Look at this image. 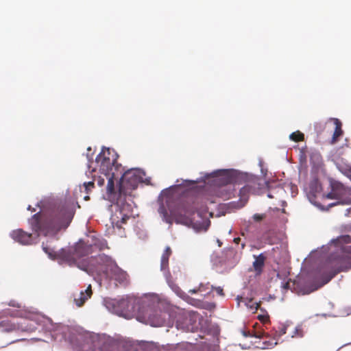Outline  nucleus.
<instances>
[{"label": "nucleus", "mask_w": 351, "mask_h": 351, "mask_svg": "<svg viewBox=\"0 0 351 351\" xmlns=\"http://www.w3.org/2000/svg\"><path fill=\"white\" fill-rule=\"evenodd\" d=\"M75 213L73 202H64L50 206L43 212L34 214L29 224L34 234L23 229L11 232L10 237L21 245H33L38 242L40 234L44 236H55L62 230H66L71 224Z\"/></svg>", "instance_id": "f257e3e1"}, {"label": "nucleus", "mask_w": 351, "mask_h": 351, "mask_svg": "<svg viewBox=\"0 0 351 351\" xmlns=\"http://www.w3.org/2000/svg\"><path fill=\"white\" fill-rule=\"evenodd\" d=\"M207 212V206L202 197L189 196L183 199L177 207L170 210V215L164 207L160 208L163 220L172 224L174 221L177 223L189 225L193 221V215L197 213L200 217Z\"/></svg>", "instance_id": "f03ea898"}, {"label": "nucleus", "mask_w": 351, "mask_h": 351, "mask_svg": "<svg viewBox=\"0 0 351 351\" xmlns=\"http://www.w3.org/2000/svg\"><path fill=\"white\" fill-rule=\"evenodd\" d=\"M78 268L89 275L104 276L106 278L114 279L120 284L127 282L128 274L121 269L111 257L104 254L98 255L96 259L80 263Z\"/></svg>", "instance_id": "7ed1b4c3"}, {"label": "nucleus", "mask_w": 351, "mask_h": 351, "mask_svg": "<svg viewBox=\"0 0 351 351\" xmlns=\"http://www.w3.org/2000/svg\"><path fill=\"white\" fill-rule=\"evenodd\" d=\"M351 237L341 235L331 241V245L336 248L335 252L331 254L325 263V268L329 271L326 282L330 281L341 271L351 269Z\"/></svg>", "instance_id": "20e7f679"}, {"label": "nucleus", "mask_w": 351, "mask_h": 351, "mask_svg": "<svg viewBox=\"0 0 351 351\" xmlns=\"http://www.w3.org/2000/svg\"><path fill=\"white\" fill-rule=\"evenodd\" d=\"M93 252V250H92L91 245L80 241L73 246L69 247L66 249H62L58 252V257L69 265H76L78 267V265L80 263L91 259H96L97 258V256L91 257L78 262V260L81 257L85 256Z\"/></svg>", "instance_id": "39448f33"}, {"label": "nucleus", "mask_w": 351, "mask_h": 351, "mask_svg": "<svg viewBox=\"0 0 351 351\" xmlns=\"http://www.w3.org/2000/svg\"><path fill=\"white\" fill-rule=\"evenodd\" d=\"M117 155L114 150L110 148L103 149L95 160L99 167V172L108 173L115 172L116 176H118V171L122 167L117 163Z\"/></svg>", "instance_id": "423d86ee"}, {"label": "nucleus", "mask_w": 351, "mask_h": 351, "mask_svg": "<svg viewBox=\"0 0 351 351\" xmlns=\"http://www.w3.org/2000/svg\"><path fill=\"white\" fill-rule=\"evenodd\" d=\"M101 175L95 179L99 186H106V198L112 204H117L120 200V193H117L115 180H117L116 173L100 172Z\"/></svg>", "instance_id": "0eeeda50"}, {"label": "nucleus", "mask_w": 351, "mask_h": 351, "mask_svg": "<svg viewBox=\"0 0 351 351\" xmlns=\"http://www.w3.org/2000/svg\"><path fill=\"white\" fill-rule=\"evenodd\" d=\"M142 178L136 169H131L124 172L119 180L117 193H120V199L125 196L131 191L137 188L141 182Z\"/></svg>", "instance_id": "6e6552de"}, {"label": "nucleus", "mask_w": 351, "mask_h": 351, "mask_svg": "<svg viewBox=\"0 0 351 351\" xmlns=\"http://www.w3.org/2000/svg\"><path fill=\"white\" fill-rule=\"evenodd\" d=\"M167 313L152 308H146L145 313L139 314L137 319L152 326L160 327L165 324Z\"/></svg>", "instance_id": "1a4fd4ad"}, {"label": "nucleus", "mask_w": 351, "mask_h": 351, "mask_svg": "<svg viewBox=\"0 0 351 351\" xmlns=\"http://www.w3.org/2000/svg\"><path fill=\"white\" fill-rule=\"evenodd\" d=\"M220 181L222 185L219 188V195L225 199H230L234 197L235 189L234 186L232 184L234 178L229 175L226 171H221L219 173Z\"/></svg>", "instance_id": "9d476101"}, {"label": "nucleus", "mask_w": 351, "mask_h": 351, "mask_svg": "<svg viewBox=\"0 0 351 351\" xmlns=\"http://www.w3.org/2000/svg\"><path fill=\"white\" fill-rule=\"evenodd\" d=\"M331 188V191L326 195L328 199H341L351 195V188L344 186L339 182H332Z\"/></svg>", "instance_id": "9b49d317"}, {"label": "nucleus", "mask_w": 351, "mask_h": 351, "mask_svg": "<svg viewBox=\"0 0 351 351\" xmlns=\"http://www.w3.org/2000/svg\"><path fill=\"white\" fill-rule=\"evenodd\" d=\"M19 330L25 331L26 329L21 327L19 324L12 322L8 319L0 322L1 333H10Z\"/></svg>", "instance_id": "f8f14e48"}, {"label": "nucleus", "mask_w": 351, "mask_h": 351, "mask_svg": "<svg viewBox=\"0 0 351 351\" xmlns=\"http://www.w3.org/2000/svg\"><path fill=\"white\" fill-rule=\"evenodd\" d=\"M92 294L91 285H89L84 291H82L80 292L79 298H75L74 301L76 305L79 307L82 306L84 302L91 297Z\"/></svg>", "instance_id": "ddd939ff"}, {"label": "nucleus", "mask_w": 351, "mask_h": 351, "mask_svg": "<svg viewBox=\"0 0 351 351\" xmlns=\"http://www.w3.org/2000/svg\"><path fill=\"white\" fill-rule=\"evenodd\" d=\"M255 261L253 262V267L256 275H260L263 272L265 265V257L263 254L258 256L254 255Z\"/></svg>", "instance_id": "4468645a"}, {"label": "nucleus", "mask_w": 351, "mask_h": 351, "mask_svg": "<svg viewBox=\"0 0 351 351\" xmlns=\"http://www.w3.org/2000/svg\"><path fill=\"white\" fill-rule=\"evenodd\" d=\"M171 247H166L164 252L162 254L160 260V269L162 271H167L169 269V259L171 254Z\"/></svg>", "instance_id": "2eb2a0df"}, {"label": "nucleus", "mask_w": 351, "mask_h": 351, "mask_svg": "<svg viewBox=\"0 0 351 351\" xmlns=\"http://www.w3.org/2000/svg\"><path fill=\"white\" fill-rule=\"evenodd\" d=\"M335 129L332 135V143H335L337 138L343 134L341 129L342 123L338 119H333Z\"/></svg>", "instance_id": "dca6fc26"}, {"label": "nucleus", "mask_w": 351, "mask_h": 351, "mask_svg": "<svg viewBox=\"0 0 351 351\" xmlns=\"http://www.w3.org/2000/svg\"><path fill=\"white\" fill-rule=\"evenodd\" d=\"M90 245H92V250H93V248L98 249L99 250H102L107 247V242L104 239H97L95 241L93 242L92 243H90Z\"/></svg>", "instance_id": "f3484780"}, {"label": "nucleus", "mask_w": 351, "mask_h": 351, "mask_svg": "<svg viewBox=\"0 0 351 351\" xmlns=\"http://www.w3.org/2000/svg\"><path fill=\"white\" fill-rule=\"evenodd\" d=\"M42 248H43V250L47 254H48V256L50 257V258H55L56 256H58V253L57 254L52 247H51L47 243H43L42 244Z\"/></svg>", "instance_id": "a211bd4d"}, {"label": "nucleus", "mask_w": 351, "mask_h": 351, "mask_svg": "<svg viewBox=\"0 0 351 351\" xmlns=\"http://www.w3.org/2000/svg\"><path fill=\"white\" fill-rule=\"evenodd\" d=\"M253 184L254 185L258 186V187L262 186V185H263V184L265 185L268 188V189L269 191L268 192V193H267V197L269 198H274V195H273L272 192L270 191L271 186H269V183L267 182L261 180L260 179H257V180H254L253 182Z\"/></svg>", "instance_id": "6ab92c4d"}, {"label": "nucleus", "mask_w": 351, "mask_h": 351, "mask_svg": "<svg viewBox=\"0 0 351 351\" xmlns=\"http://www.w3.org/2000/svg\"><path fill=\"white\" fill-rule=\"evenodd\" d=\"M289 138L291 141L295 142L302 141L304 139V135L303 133L300 131H296L291 133L289 136Z\"/></svg>", "instance_id": "aec40b11"}, {"label": "nucleus", "mask_w": 351, "mask_h": 351, "mask_svg": "<svg viewBox=\"0 0 351 351\" xmlns=\"http://www.w3.org/2000/svg\"><path fill=\"white\" fill-rule=\"evenodd\" d=\"M131 302H132V300L130 298H123L119 301V304L121 306L125 307L127 311H130V305Z\"/></svg>", "instance_id": "412c9836"}, {"label": "nucleus", "mask_w": 351, "mask_h": 351, "mask_svg": "<svg viewBox=\"0 0 351 351\" xmlns=\"http://www.w3.org/2000/svg\"><path fill=\"white\" fill-rule=\"evenodd\" d=\"M286 330H287V326H281L280 327H279V330L276 331L274 335L276 337H280L286 333Z\"/></svg>", "instance_id": "4be33fe9"}, {"label": "nucleus", "mask_w": 351, "mask_h": 351, "mask_svg": "<svg viewBox=\"0 0 351 351\" xmlns=\"http://www.w3.org/2000/svg\"><path fill=\"white\" fill-rule=\"evenodd\" d=\"M94 185H95V182L93 181L84 182L83 184L85 191L86 193H88L92 189H93Z\"/></svg>", "instance_id": "5701e85b"}, {"label": "nucleus", "mask_w": 351, "mask_h": 351, "mask_svg": "<svg viewBox=\"0 0 351 351\" xmlns=\"http://www.w3.org/2000/svg\"><path fill=\"white\" fill-rule=\"evenodd\" d=\"M7 304L8 306L15 307L17 308H20L22 306L21 303H19V302H17L16 300H10L9 302L7 303Z\"/></svg>", "instance_id": "b1692460"}, {"label": "nucleus", "mask_w": 351, "mask_h": 351, "mask_svg": "<svg viewBox=\"0 0 351 351\" xmlns=\"http://www.w3.org/2000/svg\"><path fill=\"white\" fill-rule=\"evenodd\" d=\"M266 215L265 214H258L256 213L253 215V219L255 221H261L265 218Z\"/></svg>", "instance_id": "393cba45"}, {"label": "nucleus", "mask_w": 351, "mask_h": 351, "mask_svg": "<svg viewBox=\"0 0 351 351\" xmlns=\"http://www.w3.org/2000/svg\"><path fill=\"white\" fill-rule=\"evenodd\" d=\"M250 304L249 305V307L250 308H251L252 310H257L260 306V303H258V302H254L252 300H250L249 302Z\"/></svg>", "instance_id": "a878e982"}, {"label": "nucleus", "mask_w": 351, "mask_h": 351, "mask_svg": "<svg viewBox=\"0 0 351 351\" xmlns=\"http://www.w3.org/2000/svg\"><path fill=\"white\" fill-rule=\"evenodd\" d=\"M210 289L212 290L215 289L218 295H224L223 289L221 287H214L213 285H211L210 286Z\"/></svg>", "instance_id": "bb28decb"}, {"label": "nucleus", "mask_w": 351, "mask_h": 351, "mask_svg": "<svg viewBox=\"0 0 351 351\" xmlns=\"http://www.w3.org/2000/svg\"><path fill=\"white\" fill-rule=\"evenodd\" d=\"M251 190V186L247 184L241 189L240 193H250Z\"/></svg>", "instance_id": "cd10ccee"}, {"label": "nucleus", "mask_w": 351, "mask_h": 351, "mask_svg": "<svg viewBox=\"0 0 351 351\" xmlns=\"http://www.w3.org/2000/svg\"><path fill=\"white\" fill-rule=\"evenodd\" d=\"M202 287H203L202 285H199V287H197V288H195V289H189V293H192V294L199 293V290H202Z\"/></svg>", "instance_id": "c85d7f7f"}, {"label": "nucleus", "mask_w": 351, "mask_h": 351, "mask_svg": "<svg viewBox=\"0 0 351 351\" xmlns=\"http://www.w3.org/2000/svg\"><path fill=\"white\" fill-rule=\"evenodd\" d=\"M199 285L203 286V287L202 288V289L203 290H199V292H206L208 289H210L209 283H207L206 285L200 284Z\"/></svg>", "instance_id": "c756f323"}, {"label": "nucleus", "mask_w": 351, "mask_h": 351, "mask_svg": "<svg viewBox=\"0 0 351 351\" xmlns=\"http://www.w3.org/2000/svg\"><path fill=\"white\" fill-rule=\"evenodd\" d=\"M311 188H314V187H315V191H317V189H318L319 186H318V182H317V180H313V181H312V182H311Z\"/></svg>", "instance_id": "7c9ffc66"}, {"label": "nucleus", "mask_w": 351, "mask_h": 351, "mask_svg": "<svg viewBox=\"0 0 351 351\" xmlns=\"http://www.w3.org/2000/svg\"><path fill=\"white\" fill-rule=\"evenodd\" d=\"M258 318L260 321L265 322L268 320L269 317L267 315H258Z\"/></svg>", "instance_id": "2f4dec72"}, {"label": "nucleus", "mask_w": 351, "mask_h": 351, "mask_svg": "<svg viewBox=\"0 0 351 351\" xmlns=\"http://www.w3.org/2000/svg\"><path fill=\"white\" fill-rule=\"evenodd\" d=\"M276 189L277 190V192H278V193H279V192H280V193L284 192V189H283V188H282V187H281V186H278L276 188Z\"/></svg>", "instance_id": "473e14b6"}, {"label": "nucleus", "mask_w": 351, "mask_h": 351, "mask_svg": "<svg viewBox=\"0 0 351 351\" xmlns=\"http://www.w3.org/2000/svg\"><path fill=\"white\" fill-rule=\"evenodd\" d=\"M282 287L285 289H288L289 288V282H287L284 283L283 285H282Z\"/></svg>", "instance_id": "72a5a7b5"}, {"label": "nucleus", "mask_w": 351, "mask_h": 351, "mask_svg": "<svg viewBox=\"0 0 351 351\" xmlns=\"http://www.w3.org/2000/svg\"><path fill=\"white\" fill-rule=\"evenodd\" d=\"M240 241H241L240 237H237V238L234 239V242L237 244H239Z\"/></svg>", "instance_id": "f704fd0d"}, {"label": "nucleus", "mask_w": 351, "mask_h": 351, "mask_svg": "<svg viewBox=\"0 0 351 351\" xmlns=\"http://www.w3.org/2000/svg\"><path fill=\"white\" fill-rule=\"evenodd\" d=\"M27 210H31V211H32V212L35 211V209H34V208H32L31 207V206H28Z\"/></svg>", "instance_id": "c9c22d12"}, {"label": "nucleus", "mask_w": 351, "mask_h": 351, "mask_svg": "<svg viewBox=\"0 0 351 351\" xmlns=\"http://www.w3.org/2000/svg\"><path fill=\"white\" fill-rule=\"evenodd\" d=\"M122 221H123V223H125L126 218L125 217H123L122 218Z\"/></svg>", "instance_id": "e433bc0d"}, {"label": "nucleus", "mask_w": 351, "mask_h": 351, "mask_svg": "<svg viewBox=\"0 0 351 351\" xmlns=\"http://www.w3.org/2000/svg\"><path fill=\"white\" fill-rule=\"evenodd\" d=\"M243 335L245 336V337H247L249 335L246 332H243Z\"/></svg>", "instance_id": "4c0bfd02"}, {"label": "nucleus", "mask_w": 351, "mask_h": 351, "mask_svg": "<svg viewBox=\"0 0 351 351\" xmlns=\"http://www.w3.org/2000/svg\"><path fill=\"white\" fill-rule=\"evenodd\" d=\"M84 199H85V200H88V199H89V197L86 196V197H84Z\"/></svg>", "instance_id": "58836bf2"}, {"label": "nucleus", "mask_w": 351, "mask_h": 351, "mask_svg": "<svg viewBox=\"0 0 351 351\" xmlns=\"http://www.w3.org/2000/svg\"><path fill=\"white\" fill-rule=\"evenodd\" d=\"M245 247V244H242V249H243Z\"/></svg>", "instance_id": "ea45409f"}]
</instances>
